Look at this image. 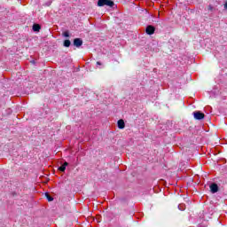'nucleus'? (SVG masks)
I'll use <instances>...</instances> for the list:
<instances>
[{
    "label": "nucleus",
    "mask_w": 227,
    "mask_h": 227,
    "mask_svg": "<svg viewBox=\"0 0 227 227\" xmlns=\"http://www.w3.org/2000/svg\"><path fill=\"white\" fill-rule=\"evenodd\" d=\"M98 6H109L110 8H113V6H114V2H113L112 0H98Z\"/></svg>",
    "instance_id": "nucleus-1"
},
{
    "label": "nucleus",
    "mask_w": 227,
    "mask_h": 227,
    "mask_svg": "<svg viewBox=\"0 0 227 227\" xmlns=\"http://www.w3.org/2000/svg\"><path fill=\"white\" fill-rule=\"evenodd\" d=\"M193 118H195V120H203V118H205V114L200 111L193 112Z\"/></svg>",
    "instance_id": "nucleus-2"
},
{
    "label": "nucleus",
    "mask_w": 227,
    "mask_h": 227,
    "mask_svg": "<svg viewBox=\"0 0 227 227\" xmlns=\"http://www.w3.org/2000/svg\"><path fill=\"white\" fill-rule=\"evenodd\" d=\"M145 33L146 35H153V33H155V27L152 25L147 26L145 28Z\"/></svg>",
    "instance_id": "nucleus-3"
},
{
    "label": "nucleus",
    "mask_w": 227,
    "mask_h": 227,
    "mask_svg": "<svg viewBox=\"0 0 227 227\" xmlns=\"http://www.w3.org/2000/svg\"><path fill=\"white\" fill-rule=\"evenodd\" d=\"M210 191L213 194H215L219 191V186L216 184H212L210 186Z\"/></svg>",
    "instance_id": "nucleus-4"
},
{
    "label": "nucleus",
    "mask_w": 227,
    "mask_h": 227,
    "mask_svg": "<svg viewBox=\"0 0 227 227\" xmlns=\"http://www.w3.org/2000/svg\"><path fill=\"white\" fill-rule=\"evenodd\" d=\"M74 47H81V45H82V39L75 38L74 40Z\"/></svg>",
    "instance_id": "nucleus-5"
},
{
    "label": "nucleus",
    "mask_w": 227,
    "mask_h": 227,
    "mask_svg": "<svg viewBox=\"0 0 227 227\" xmlns=\"http://www.w3.org/2000/svg\"><path fill=\"white\" fill-rule=\"evenodd\" d=\"M118 129H125V121L123 120H119L117 121Z\"/></svg>",
    "instance_id": "nucleus-6"
},
{
    "label": "nucleus",
    "mask_w": 227,
    "mask_h": 227,
    "mask_svg": "<svg viewBox=\"0 0 227 227\" xmlns=\"http://www.w3.org/2000/svg\"><path fill=\"white\" fill-rule=\"evenodd\" d=\"M67 166H68V162H65L61 167H59V171H61L62 173L65 172V169H67Z\"/></svg>",
    "instance_id": "nucleus-7"
},
{
    "label": "nucleus",
    "mask_w": 227,
    "mask_h": 227,
    "mask_svg": "<svg viewBox=\"0 0 227 227\" xmlns=\"http://www.w3.org/2000/svg\"><path fill=\"white\" fill-rule=\"evenodd\" d=\"M40 29H41L40 25L35 24L33 26V31H40Z\"/></svg>",
    "instance_id": "nucleus-8"
},
{
    "label": "nucleus",
    "mask_w": 227,
    "mask_h": 227,
    "mask_svg": "<svg viewBox=\"0 0 227 227\" xmlns=\"http://www.w3.org/2000/svg\"><path fill=\"white\" fill-rule=\"evenodd\" d=\"M71 42L70 40H66L64 41V47H69L71 45Z\"/></svg>",
    "instance_id": "nucleus-9"
},
{
    "label": "nucleus",
    "mask_w": 227,
    "mask_h": 227,
    "mask_svg": "<svg viewBox=\"0 0 227 227\" xmlns=\"http://www.w3.org/2000/svg\"><path fill=\"white\" fill-rule=\"evenodd\" d=\"M45 196H46L48 201H54V198L51 197V195H49L48 192L45 193Z\"/></svg>",
    "instance_id": "nucleus-10"
},
{
    "label": "nucleus",
    "mask_w": 227,
    "mask_h": 227,
    "mask_svg": "<svg viewBox=\"0 0 227 227\" xmlns=\"http://www.w3.org/2000/svg\"><path fill=\"white\" fill-rule=\"evenodd\" d=\"M63 36H65L66 38H68V36H70V34L68 33V31H66L63 33Z\"/></svg>",
    "instance_id": "nucleus-11"
},
{
    "label": "nucleus",
    "mask_w": 227,
    "mask_h": 227,
    "mask_svg": "<svg viewBox=\"0 0 227 227\" xmlns=\"http://www.w3.org/2000/svg\"><path fill=\"white\" fill-rule=\"evenodd\" d=\"M97 65L101 66L102 63H101L100 61H98V62H97Z\"/></svg>",
    "instance_id": "nucleus-12"
},
{
    "label": "nucleus",
    "mask_w": 227,
    "mask_h": 227,
    "mask_svg": "<svg viewBox=\"0 0 227 227\" xmlns=\"http://www.w3.org/2000/svg\"><path fill=\"white\" fill-rule=\"evenodd\" d=\"M224 8H225V10H227V2L224 4Z\"/></svg>",
    "instance_id": "nucleus-13"
}]
</instances>
